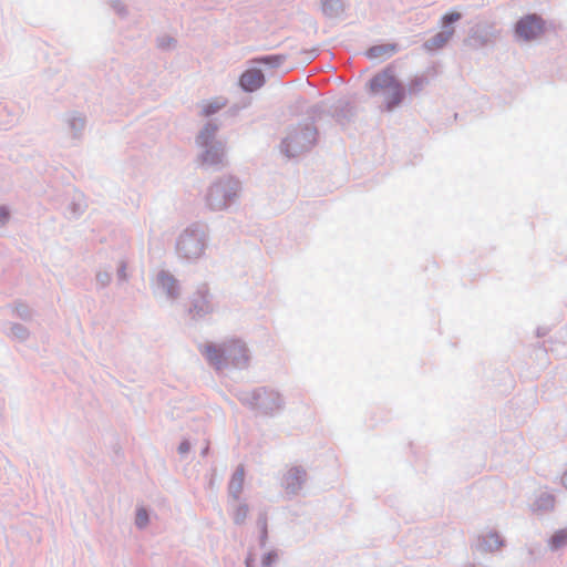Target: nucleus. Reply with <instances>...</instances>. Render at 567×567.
I'll use <instances>...</instances> for the list:
<instances>
[{"mask_svg": "<svg viewBox=\"0 0 567 567\" xmlns=\"http://www.w3.org/2000/svg\"><path fill=\"white\" fill-rule=\"evenodd\" d=\"M219 125L208 121L195 136V145L198 148L196 163L203 169L220 172L229 164L227 144L217 137Z\"/></svg>", "mask_w": 567, "mask_h": 567, "instance_id": "f257e3e1", "label": "nucleus"}, {"mask_svg": "<svg viewBox=\"0 0 567 567\" xmlns=\"http://www.w3.org/2000/svg\"><path fill=\"white\" fill-rule=\"evenodd\" d=\"M241 192L243 183L237 176L223 174L217 176L205 189L204 206L209 212H225L239 202Z\"/></svg>", "mask_w": 567, "mask_h": 567, "instance_id": "f03ea898", "label": "nucleus"}, {"mask_svg": "<svg viewBox=\"0 0 567 567\" xmlns=\"http://www.w3.org/2000/svg\"><path fill=\"white\" fill-rule=\"evenodd\" d=\"M202 353L217 371H223L229 365L241 370L249 364L248 349L239 340H230L220 346L207 344Z\"/></svg>", "mask_w": 567, "mask_h": 567, "instance_id": "7ed1b4c3", "label": "nucleus"}, {"mask_svg": "<svg viewBox=\"0 0 567 567\" xmlns=\"http://www.w3.org/2000/svg\"><path fill=\"white\" fill-rule=\"evenodd\" d=\"M207 243L208 234L205 227L190 224L178 235L175 249L179 258L194 261L204 255Z\"/></svg>", "mask_w": 567, "mask_h": 567, "instance_id": "20e7f679", "label": "nucleus"}, {"mask_svg": "<svg viewBox=\"0 0 567 567\" xmlns=\"http://www.w3.org/2000/svg\"><path fill=\"white\" fill-rule=\"evenodd\" d=\"M318 131L311 122L299 123L290 128L282 140L280 150L288 157H297L309 152L317 143Z\"/></svg>", "mask_w": 567, "mask_h": 567, "instance_id": "39448f33", "label": "nucleus"}, {"mask_svg": "<svg viewBox=\"0 0 567 567\" xmlns=\"http://www.w3.org/2000/svg\"><path fill=\"white\" fill-rule=\"evenodd\" d=\"M369 87L372 94H383V102L386 111H392L399 106L405 96L403 85L399 80H396L390 68L377 73L370 80Z\"/></svg>", "mask_w": 567, "mask_h": 567, "instance_id": "423d86ee", "label": "nucleus"}, {"mask_svg": "<svg viewBox=\"0 0 567 567\" xmlns=\"http://www.w3.org/2000/svg\"><path fill=\"white\" fill-rule=\"evenodd\" d=\"M238 400L254 411L261 414L270 415L284 408V399L281 395L267 388H258L252 391H239Z\"/></svg>", "mask_w": 567, "mask_h": 567, "instance_id": "0eeeda50", "label": "nucleus"}, {"mask_svg": "<svg viewBox=\"0 0 567 567\" xmlns=\"http://www.w3.org/2000/svg\"><path fill=\"white\" fill-rule=\"evenodd\" d=\"M216 308L214 296L210 293L206 284L197 287L190 297V307L188 309L193 319H202L214 312Z\"/></svg>", "mask_w": 567, "mask_h": 567, "instance_id": "6e6552de", "label": "nucleus"}, {"mask_svg": "<svg viewBox=\"0 0 567 567\" xmlns=\"http://www.w3.org/2000/svg\"><path fill=\"white\" fill-rule=\"evenodd\" d=\"M545 28L546 22L540 16L529 13L516 22L515 34L524 41H533L545 32Z\"/></svg>", "mask_w": 567, "mask_h": 567, "instance_id": "1a4fd4ad", "label": "nucleus"}, {"mask_svg": "<svg viewBox=\"0 0 567 567\" xmlns=\"http://www.w3.org/2000/svg\"><path fill=\"white\" fill-rule=\"evenodd\" d=\"M462 16L458 12H450L443 16L442 27L443 30L426 40L423 44L426 51H434L442 49L453 37L455 29L451 27L452 23L461 20Z\"/></svg>", "mask_w": 567, "mask_h": 567, "instance_id": "9d476101", "label": "nucleus"}, {"mask_svg": "<svg viewBox=\"0 0 567 567\" xmlns=\"http://www.w3.org/2000/svg\"><path fill=\"white\" fill-rule=\"evenodd\" d=\"M308 480L306 468L300 465L290 467L282 476L281 487L289 497L299 495Z\"/></svg>", "mask_w": 567, "mask_h": 567, "instance_id": "9b49d317", "label": "nucleus"}, {"mask_svg": "<svg viewBox=\"0 0 567 567\" xmlns=\"http://www.w3.org/2000/svg\"><path fill=\"white\" fill-rule=\"evenodd\" d=\"M155 286L171 301H175L181 296L179 281L167 270H159L157 272Z\"/></svg>", "mask_w": 567, "mask_h": 567, "instance_id": "f8f14e48", "label": "nucleus"}, {"mask_svg": "<svg viewBox=\"0 0 567 567\" xmlns=\"http://www.w3.org/2000/svg\"><path fill=\"white\" fill-rule=\"evenodd\" d=\"M265 82L262 71L257 68L246 70L239 78V85L245 92H255L264 86Z\"/></svg>", "mask_w": 567, "mask_h": 567, "instance_id": "ddd939ff", "label": "nucleus"}, {"mask_svg": "<svg viewBox=\"0 0 567 567\" xmlns=\"http://www.w3.org/2000/svg\"><path fill=\"white\" fill-rule=\"evenodd\" d=\"M63 121L73 140L79 141L83 137L86 124L85 116L78 112H71L64 116Z\"/></svg>", "mask_w": 567, "mask_h": 567, "instance_id": "4468645a", "label": "nucleus"}, {"mask_svg": "<svg viewBox=\"0 0 567 567\" xmlns=\"http://www.w3.org/2000/svg\"><path fill=\"white\" fill-rule=\"evenodd\" d=\"M244 481H245V468L243 465H239L233 473L230 481L228 483V495L234 501H239L240 495L244 489Z\"/></svg>", "mask_w": 567, "mask_h": 567, "instance_id": "2eb2a0df", "label": "nucleus"}, {"mask_svg": "<svg viewBox=\"0 0 567 567\" xmlns=\"http://www.w3.org/2000/svg\"><path fill=\"white\" fill-rule=\"evenodd\" d=\"M504 544L502 537L496 532H489L478 537L476 549L482 553L494 551Z\"/></svg>", "mask_w": 567, "mask_h": 567, "instance_id": "dca6fc26", "label": "nucleus"}, {"mask_svg": "<svg viewBox=\"0 0 567 567\" xmlns=\"http://www.w3.org/2000/svg\"><path fill=\"white\" fill-rule=\"evenodd\" d=\"M321 10L330 19L341 18L346 11L343 0H321Z\"/></svg>", "mask_w": 567, "mask_h": 567, "instance_id": "f3484780", "label": "nucleus"}, {"mask_svg": "<svg viewBox=\"0 0 567 567\" xmlns=\"http://www.w3.org/2000/svg\"><path fill=\"white\" fill-rule=\"evenodd\" d=\"M87 208L84 195L81 192H75L71 202L69 203L68 210L72 218H79Z\"/></svg>", "mask_w": 567, "mask_h": 567, "instance_id": "a211bd4d", "label": "nucleus"}, {"mask_svg": "<svg viewBox=\"0 0 567 567\" xmlns=\"http://www.w3.org/2000/svg\"><path fill=\"white\" fill-rule=\"evenodd\" d=\"M396 51V44H378L367 51L370 59L390 58Z\"/></svg>", "mask_w": 567, "mask_h": 567, "instance_id": "6ab92c4d", "label": "nucleus"}, {"mask_svg": "<svg viewBox=\"0 0 567 567\" xmlns=\"http://www.w3.org/2000/svg\"><path fill=\"white\" fill-rule=\"evenodd\" d=\"M7 336L9 338H11L12 340H17L19 342H24L29 339L30 331L27 327H24L21 323L10 322L9 331L7 332Z\"/></svg>", "mask_w": 567, "mask_h": 567, "instance_id": "aec40b11", "label": "nucleus"}, {"mask_svg": "<svg viewBox=\"0 0 567 567\" xmlns=\"http://www.w3.org/2000/svg\"><path fill=\"white\" fill-rule=\"evenodd\" d=\"M226 105V101L217 97L202 103L200 115L208 117L219 112Z\"/></svg>", "mask_w": 567, "mask_h": 567, "instance_id": "412c9836", "label": "nucleus"}, {"mask_svg": "<svg viewBox=\"0 0 567 567\" xmlns=\"http://www.w3.org/2000/svg\"><path fill=\"white\" fill-rule=\"evenodd\" d=\"M567 546V528L558 529L548 540V547L557 551Z\"/></svg>", "mask_w": 567, "mask_h": 567, "instance_id": "4be33fe9", "label": "nucleus"}, {"mask_svg": "<svg viewBox=\"0 0 567 567\" xmlns=\"http://www.w3.org/2000/svg\"><path fill=\"white\" fill-rule=\"evenodd\" d=\"M12 312L23 321H31L34 317L33 309L22 301H17L12 305Z\"/></svg>", "mask_w": 567, "mask_h": 567, "instance_id": "5701e85b", "label": "nucleus"}, {"mask_svg": "<svg viewBox=\"0 0 567 567\" xmlns=\"http://www.w3.org/2000/svg\"><path fill=\"white\" fill-rule=\"evenodd\" d=\"M286 61V55L282 54H271L260 56L254 60L257 64H265L270 69L279 68Z\"/></svg>", "mask_w": 567, "mask_h": 567, "instance_id": "b1692460", "label": "nucleus"}, {"mask_svg": "<svg viewBox=\"0 0 567 567\" xmlns=\"http://www.w3.org/2000/svg\"><path fill=\"white\" fill-rule=\"evenodd\" d=\"M429 84V79L426 75H415L408 84V92L411 95L419 94L426 85Z\"/></svg>", "mask_w": 567, "mask_h": 567, "instance_id": "393cba45", "label": "nucleus"}, {"mask_svg": "<svg viewBox=\"0 0 567 567\" xmlns=\"http://www.w3.org/2000/svg\"><path fill=\"white\" fill-rule=\"evenodd\" d=\"M555 506V497L549 493H542L535 501V509L547 512Z\"/></svg>", "mask_w": 567, "mask_h": 567, "instance_id": "a878e982", "label": "nucleus"}, {"mask_svg": "<svg viewBox=\"0 0 567 567\" xmlns=\"http://www.w3.org/2000/svg\"><path fill=\"white\" fill-rule=\"evenodd\" d=\"M249 513V507L246 503H239L233 507L231 517L236 525H243Z\"/></svg>", "mask_w": 567, "mask_h": 567, "instance_id": "bb28decb", "label": "nucleus"}, {"mask_svg": "<svg viewBox=\"0 0 567 567\" xmlns=\"http://www.w3.org/2000/svg\"><path fill=\"white\" fill-rule=\"evenodd\" d=\"M334 114L338 117L349 120L353 115V106L347 100H339L334 105Z\"/></svg>", "mask_w": 567, "mask_h": 567, "instance_id": "cd10ccee", "label": "nucleus"}, {"mask_svg": "<svg viewBox=\"0 0 567 567\" xmlns=\"http://www.w3.org/2000/svg\"><path fill=\"white\" fill-rule=\"evenodd\" d=\"M257 526L260 529L259 535V545L264 548L267 544L268 539V525H267V514L260 513L257 519Z\"/></svg>", "mask_w": 567, "mask_h": 567, "instance_id": "c85d7f7f", "label": "nucleus"}, {"mask_svg": "<svg viewBox=\"0 0 567 567\" xmlns=\"http://www.w3.org/2000/svg\"><path fill=\"white\" fill-rule=\"evenodd\" d=\"M150 523V517L146 508L138 507L136 509L135 525L138 529H144Z\"/></svg>", "mask_w": 567, "mask_h": 567, "instance_id": "c756f323", "label": "nucleus"}, {"mask_svg": "<svg viewBox=\"0 0 567 567\" xmlns=\"http://www.w3.org/2000/svg\"><path fill=\"white\" fill-rule=\"evenodd\" d=\"M278 558H279L278 551L275 549L266 553L261 559V567L274 566L275 564H277Z\"/></svg>", "mask_w": 567, "mask_h": 567, "instance_id": "7c9ffc66", "label": "nucleus"}, {"mask_svg": "<svg viewBox=\"0 0 567 567\" xmlns=\"http://www.w3.org/2000/svg\"><path fill=\"white\" fill-rule=\"evenodd\" d=\"M157 47L162 50H171L176 47V40L165 35L157 39Z\"/></svg>", "mask_w": 567, "mask_h": 567, "instance_id": "2f4dec72", "label": "nucleus"}, {"mask_svg": "<svg viewBox=\"0 0 567 567\" xmlns=\"http://www.w3.org/2000/svg\"><path fill=\"white\" fill-rule=\"evenodd\" d=\"M99 288L103 289L111 284L112 277L107 271H99L95 276Z\"/></svg>", "mask_w": 567, "mask_h": 567, "instance_id": "473e14b6", "label": "nucleus"}, {"mask_svg": "<svg viewBox=\"0 0 567 567\" xmlns=\"http://www.w3.org/2000/svg\"><path fill=\"white\" fill-rule=\"evenodd\" d=\"M112 9L122 18L127 17L128 11L126 6L121 0H110L109 1Z\"/></svg>", "mask_w": 567, "mask_h": 567, "instance_id": "72a5a7b5", "label": "nucleus"}, {"mask_svg": "<svg viewBox=\"0 0 567 567\" xmlns=\"http://www.w3.org/2000/svg\"><path fill=\"white\" fill-rule=\"evenodd\" d=\"M126 268H127L126 261L121 260L118 264V267H117V272H116L117 281L120 284L126 282L128 280V275L126 272Z\"/></svg>", "mask_w": 567, "mask_h": 567, "instance_id": "f704fd0d", "label": "nucleus"}, {"mask_svg": "<svg viewBox=\"0 0 567 567\" xmlns=\"http://www.w3.org/2000/svg\"><path fill=\"white\" fill-rule=\"evenodd\" d=\"M10 220V209L6 205L0 206V227L6 226Z\"/></svg>", "mask_w": 567, "mask_h": 567, "instance_id": "c9c22d12", "label": "nucleus"}, {"mask_svg": "<svg viewBox=\"0 0 567 567\" xmlns=\"http://www.w3.org/2000/svg\"><path fill=\"white\" fill-rule=\"evenodd\" d=\"M178 454L184 456L190 451V443L188 440H183L178 447H177Z\"/></svg>", "mask_w": 567, "mask_h": 567, "instance_id": "e433bc0d", "label": "nucleus"}, {"mask_svg": "<svg viewBox=\"0 0 567 567\" xmlns=\"http://www.w3.org/2000/svg\"><path fill=\"white\" fill-rule=\"evenodd\" d=\"M246 567H255V559L251 554H249L245 559Z\"/></svg>", "mask_w": 567, "mask_h": 567, "instance_id": "4c0bfd02", "label": "nucleus"}, {"mask_svg": "<svg viewBox=\"0 0 567 567\" xmlns=\"http://www.w3.org/2000/svg\"><path fill=\"white\" fill-rule=\"evenodd\" d=\"M208 452H209V445H208V443H207V444L204 446V449L200 451V455H202V456H207Z\"/></svg>", "mask_w": 567, "mask_h": 567, "instance_id": "58836bf2", "label": "nucleus"}, {"mask_svg": "<svg viewBox=\"0 0 567 567\" xmlns=\"http://www.w3.org/2000/svg\"><path fill=\"white\" fill-rule=\"evenodd\" d=\"M561 481H563L564 486L567 488V468H566V472L563 475Z\"/></svg>", "mask_w": 567, "mask_h": 567, "instance_id": "ea45409f", "label": "nucleus"}, {"mask_svg": "<svg viewBox=\"0 0 567 567\" xmlns=\"http://www.w3.org/2000/svg\"><path fill=\"white\" fill-rule=\"evenodd\" d=\"M545 332L540 331V329L537 330V336H544Z\"/></svg>", "mask_w": 567, "mask_h": 567, "instance_id": "a19ab883", "label": "nucleus"}, {"mask_svg": "<svg viewBox=\"0 0 567 567\" xmlns=\"http://www.w3.org/2000/svg\"><path fill=\"white\" fill-rule=\"evenodd\" d=\"M466 567H477V566H475V565L471 564V565H467Z\"/></svg>", "mask_w": 567, "mask_h": 567, "instance_id": "79ce46f5", "label": "nucleus"}]
</instances>
